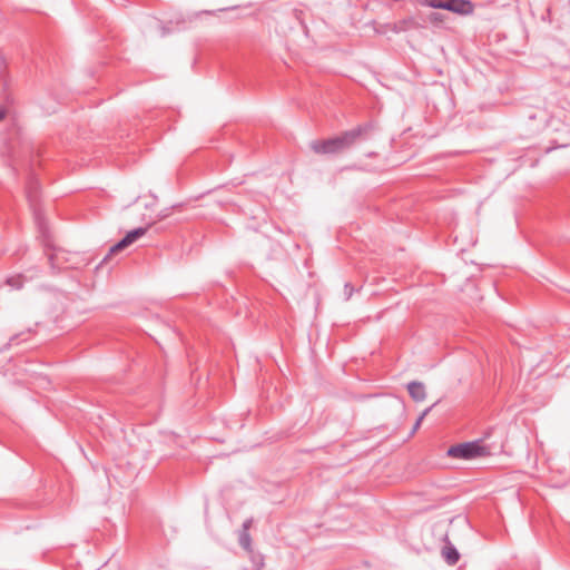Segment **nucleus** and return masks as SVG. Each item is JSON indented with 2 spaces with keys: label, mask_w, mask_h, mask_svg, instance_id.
I'll use <instances>...</instances> for the list:
<instances>
[{
  "label": "nucleus",
  "mask_w": 570,
  "mask_h": 570,
  "mask_svg": "<svg viewBox=\"0 0 570 570\" xmlns=\"http://www.w3.org/2000/svg\"><path fill=\"white\" fill-rule=\"evenodd\" d=\"M39 184L35 178H31L27 186V197L30 202H36L38 198Z\"/></svg>",
  "instance_id": "1a4fd4ad"
},
{
  "label": "nucleus",
  "mask_w": 570,
  "mask_h": 570,
  "mask_svg": "<svg viewBox=\"0 0 570 570\" xmlns=\"http://www.w3.org/2000/svg\"><path fill=\"white\" fill-rule=\"evenodd\" d=\"M165 217H166V215H157L155 217H150V219L148 220V223L145 227H138V228H135V229L128 232L121 240H119L117 244H115L110 248L109 254H114V253L125 249L126 247H128L129 245L135 243L138 238L142 237L147 233V230L149 229L150 226H153L155 223H157L158 220H161Z\"/></svg>",
  "instance_id": "7ed1b4c3"
},
{
  "label": "nucleus",
  "mask_w": 570,
  "mask_h": 570,
  "mask_svg": "<svg viewBox=\"0 0 570 570\" xmlns=\"http://www.w3.org/2000/svg\"><path fill=\"white\" fill-rule=\"evenodd\" d=\"M407 391H409L410 396L416 402L423 401L426 396L425 387H424L423 383H421V382H416V381L410 382L407 384Z\"/></svg>",
  "instance_id": "423d86ee"
},
{
  "label": "nucleus",
  "mask_w": 570,
  "mask_h": 570,
  "mask_svg": "<svg viewBox=\"0 0 570 570\" xmlns=\"http://www.w3.org/2000/svg\"><path fill=\"white\" fill-rule=\"evenodd\" d=\"M344 291H345L346 299H350L351 296L353 295L354 287L350 283H346L344 286Z\"/></svg>",
  "instance_id": "f8f14e48"
},
{
  "label": "nucleus",
  "mask_w": 570,
  "mask_h": 570,
  "mask_svg": "<svg viewBox=\"0 0 570 570\" xmlns=\"http://www.w3.org/2000/svg\"><path fill=\"white\" fill-rule=\"evenodd\" d=\"M238 542L239 546L248 553L253 554V547H252V537L249 532L246 531H239L238 535Z\"/></svg>",
  "instance_id": "6e6552de"
},
{
  "label": "nucleus",
  "mask_w": 570,
  "mask_h": 570,
  "mask_svg": "<svg viewBox=\"0 0 570 570\" xmlns=\"http://www.w3.org/2000/svg\"><path fill=\"white\" fill-rule=\"evenodd\" d=\"M4 117V111L0 109V120Z\"/></svg>",
  "instance_id": "dca6fc26"
},
{
  "label": "nucleus",
  "mask_w": 570,
  "mask_h": 570,
  "mask_svg": "<svg viewBox=\"0 0 570 570\" xmlns=\"http://www.w3.org/2000/svg\"><path fill=\"white\" fill-rule=\"evenodd\" d=\"M249 558L252 562L254 563L256 570H261L264 567V558L259 553H255L253 551V554H249Z\"/></svg>",
  "instance_id": "9b49d317"
},
{
  "label": "nucleus",
  "mask_w": 570,
  "mask_h": 570,
  "mask_svg": "<svg viewBox=\"0 0 570 570\" xmlns=\"http://www.w3.org/2000/svg\"><path fill=\"white\" fill-rule=\"evenodd\" d=\"M252 524H253V519L249 518V519H246L243 524H242V530L240 531H246V532H249V529L252 528Z\"/></svg>",
  "instance_id": "ddd939ff"
},
{
  "label": "nucleus",
  "mask_w": 570,
  "mask_h": 570,
  "mask_svg": "<svg viewBox=\"0 0 570 570\" xmlns=\"http://www.w3.org/2000/svg\"><path fill=\"white\" fill-rule=\"evenodd\" d=\"M441 554H442L443 559L446 561V563L450 566H454L460 559V553L458 552L455 547L452 546L450 542H448L442 548Z\"/></svg>",
  "instance_id": "0eeeda50"
},
{
  "label": "nucleus",
  "mask_w": 570,
  "mask_h": 570,
  "mask_svg": "<svg viewBox=\"0 0 570 570\" xmlns=\"http://www.w3.org/2000/svg\"><path fill=\"white\" fill-rule=\"evenodd\" d=\"M374 130L373 122H365L341 135L328 139H316L309 142L311 150L316 155H337L353 147L356 142L368 138Z\"/></svg>",
  "instance_id": "f257e3e1"
},
{
  "label": "nucleus",
  "mask_w": 570,
  "mask_h": 570,
  "mask_svg": "<svg viewBox=\"0 0 570 570\" xmlns=\"http://www.w3.org/2000/svg\"><path fill=\"white\" fill-rule=\"evenodd\" d=\"M423 416H424V414H423V415H421V416L417 419V421H416V423H415V428L420 425V423H421V422H422V420H423Z\"/></svg>",
  "instance_id": "2eb2a0df"
},
{
  "label": "nucleus",
  "mask_w": 570,
  "mask_h": 570,
  "mask_svg": "<svg viewBox=\"0 0 570 570\" xmlns=\"http://www.w3.org/2000/svg\"><path fill=\"white\" fill-rule=\"evenodd\" d=\"M446 4L444 10L459 14H471L474 10V6L470 0H449Z\"/></svg>",
  "instance_id": "20e7f679"
},
{
  "label": "nucleus",
  "mask_w": 570,
  "mask_h": 570,
  "mask_svg": "<svg viewBox=\"0 0 570 570\" xmlns=\"http://www.w3.org/2000/svg\"><path fill=\"white\" fill-rule=\"evenodd\" d=\"M423 23L419 22L414 18H405L400 21H396L393 23L391 30L399 33V32H405L412 29H419L422 28Z\"/></svg>",
  "instance_id": "39448f33"
},
{
  "label": "nucleus",
  "mask_w": 570,
  "mask_h": 570,
  "mask_svg": "<svg viewBox=\"0 0 570 570\" xmlns=\"http://www.w3.org/2000/svg\"><path fill=\"white\" fill-rule=\"evenodd\" d=\"M422 20L423 26L428 22L438 26L444 21V14L439 12H431L426 14Z\"/></svg>",
  "instance_id": "9d476101"
},
{
  "label": "nucleus",
  "mask_w": 570,
  "mask_h": 570,
  "mask_svg": "<svg viewBox=\"0 0 570 570\" xmlns=\"http://www.w3.org/2000/svg\"><path fill=\"white\" fill-rule=\"evenodd\" d=\"M7 283H8L9 285L16 286V287H18V288L20 287V282H19V279L13 278V277L8 278V279H7Z\"/></svg>",
  "instance_id": "4468645a"
},
{
  "label": "nucleus",
  "mask_w": 570,
  "mask_h": 570,
  "mask_svg": "<svg viewBox=\"0 0 570 570\" xmlns=\"http://www.w3.org/2000/svg\"><path fill=\"white\" fill-rule=\"evenodd\" d=\"M448 456L453 459L470 460L492 454L491 446L484 444L483 440H475L452 445L448 449Z\"/></svg>",
  "instance_id": "f03ea898"
}]
</instances>
